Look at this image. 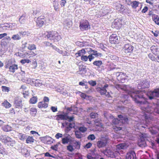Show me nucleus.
<instances>
[{
  "label": "nucleus",
  "mask_w": 159,
  "mask_h": 159,
  "mask_svg": "<svg viewBox=\"0 0 159 159\" xmlns=\"http://www.w3.org/2000/svg\"><path fill=\"white\" fill-rule=\"evenodd\" d=\"M110 8L107 7H103L99 11L101 16H104L111 12Z\"/></svg>",
  "instance_id": "12"
},
{
  "label": "nucleus",
  "mask_w": 159,
  "mask_h": 159,
  "mask_svg": "<svg viewBox=\"0 0 159 159\" xmlns=\"http://www.w3.org/2000/svg\"><path fill=\"white\" fill-rule=\"evenodd\" d=\"M108 139L107 137L103 138L97 143V146L99 148H102L106 146Z\"/></svg>",
  "instance_id": "10"
},
{
  "label": "nucleus",
  "mask_w": 159,
  "mask_h": 159,
  "mask_svg": "<svg viewBox=\"0 0 159 159\" xmlns=\"http://www.w3.org/2000/svg\"><path fill=\"white\" fill-rule=\"evenodd\" d=\"M14 104L16 108L21 107L22 106V101L20 99H16L14 102Z\"/></svg>",
  "instance_id": "20"
},
{
  "label": "nucleus",
  "mask_w": 159,
  "mask_h": 159,
  "mask_svg": "<svg viewBox=\"0 0 159 159\" xmlns=\"http://www.w3.org/2000/svg\"><path fill=\"white\" fill-rule=\"evenodd\" d=\"M92 146V144L91 143L89 142L86 144L84 148H85L88 149L90 148Z\"/></svg>",
  "instance_id": "63"
},
{
  "label": "nucleus",
  "mask_w": 159,
  "mask_h": 159,
  "mask_svg": "<svg viewBox=\"0 0 159 159\" xmlns=\"http://www.w3.org/2000/svg\"><path fill=\"white\" fill-rule=\"evenodd\" d=\"M3 104L5 107L7 108H9L11 106V105L7 101H5L4 102Z\"/></svg>",
  "instance_id": "50"
},
{
  "label": "nucleus",
  "mask_w": 159,
  "mask_h": 159,
  "mask_svg": "<svg viewBox=\"0 0 159 159\" xmlns=\"http://www.w3.org/2000/svg\"><path fill=\"white\" fill-rule=\"evenodd\" d=\"M90 27L88 21L86 20H83L80 23V28L82 30H87Z\"/></svg>",
  "instance_id": "7"
},
{
  "label": "nucleus",
  "mask_w": 159,
  "mask_h": 159,
  "mask_svg": "<svg viewBox=\"0 0 159 159\" xmlns=\"http://www.w3.org/2000/svg\"><path fill=\"white\" fill-rule=\"evenodd\" d=\"M20 62L22 64H24L25 63H29L31 61L28 59H24L21 60Z\"/></svg>",
  "instance_id": "54"
},
{
  "label": "nucleus",
  "mask_w": 159,
  "mask_h": 159,
  "mask_svg": "<svg viewBox=\"0 0 159 159\" xmlns=\"http://www.w3.org/2000/svg\"><path fill=\"white\" fill-rule=\"evenodd\" d=\"M27 19V17L25 13L22 15L20 17L19 21L20 24H24L26 22Z\"/></svg>",
  "instance_id": "16"
},
{
  "label": "nucleus",
  "mask_w": 159,
  "mask_h": 159,
  "mask_svg": "<svg viewBox=\"0 0 159 159\" xmlns=\"http://www.w3.org/2000/svg\"><path fill=\"white\" fill-rule=\"evenodd\" d=\"M57 119L59 120H67V114H60L57 115L56 116Z\"/></svg>",
  "instance_id": "23"
},
{
  "label": "nucleus",
  "mask_w": 159,
  "mask_h": 159,
  "mask_svg": "<svg viewBox=\"0 0 159 159\" xmlns=\"http://www.w3.org/2000/svg\"><path fill=\"white\" fill-rule=\"evenodd\" d=\"M75 134L77 138L81 139L82 138V135L79 131H76L75 132Z\"/></svg>",
  "instance_id": "41"
},
{
  "label": "nucleus",
  "mask_w": 159,
  "mask_h": 159,
  "mask_svg": "<svg viewBox=\"0 0 159 159\" xmlns=\"http://www.w3.org/2000/svg\"><path fill=\"white\" fill-rule=\"evenodd\" d=\"M88 83L91 85L93 86H95L96 84V81H93V80H90V81H89L88 82Z\"/></svg>",
  "instance_id": "58"
},
{
  "label": "nucleus",
  "mask_w": 159,
  "mask_h": 159,
  "mask_svg": "<svg viewBox=\"0 0 159 159\" xmlns=\"http://www.w3.org/2000/svg\"><path fill=\"white\" fill-rule=\"evenodd\" d=\"M7 145L10 147L14 146L16 144L15 141L10 138V140L8 142Z\"/></svg>",
  "instance_id": "36"
},
{
  "label": "nucleus",
  "mask_w": 159,
  "mask_h": 159,
  "mask_svg": "<svg viewBox=\"0 0 159 159\" xmlns=\"http://www.w3.org/2000/svg\"><path fill=\"white\" fill-rule=\"evenodd\" d=\"M2 129L4 131L8 132L11 130V127L8 125H6L3 126Z\"/></svg>",
  "instance_id": "32"
},
{
  "label": "nucleus",
  "mask_w": 159,
  "mask_h": 159,
  "mask_svg": "<svg viewBox=\"0 0 159 159\" xmlns=\"http://www.w3.org/2000/svg\"><path fill=\"white\" fill-rule=\"evenodd\" d=\"M109 41L111 43L116 44L119 42L118 37L116 34L111 35L109 38Z\"/></svg>",
  "instance_id": "13"
},
{
  "label": "nucleus",
  "mask_w": 159,
  "mask_h": 159,
  "mask_svg": "<svg viewBox=\"0 0 159 159\" xmlns=\"http://www.w3.org/2000/svg\"><path fill=\"white\" fill-rule=\"evenodd\" d=\"M149 131L152 134H156L157 132V129H155L154 128H150L149 129Z\"/></svg>",
  "instance_id": "45"
},
{
  "label": "nucleus",
  "mask_w": 159,
  "mask_h": 159,
  "mask_svg": "<svg viewBox=\"0 0 159 159\" xmlns=\"http://www.w3.org/2000/svg\"><path fill=\"white\" fill-rule=\"evenodd\" d=\"M30 114L33 116H35L36 112L37 110L36 108L32 107L30 110Z\"/></svg>",
  "instance_id": "37"
},
{
  "label": "nucleus",
  "mask_w": 159,
  "mask_h": 159,
  "mask_svg": "<svg viewBox=\"0 0 159 159\" xmlns=\"http://www.w3.org/2000/svg\"><path fill=\"white\" fill-rule=\"evenodd\" d=\"M64 24L66 26H67L69 28L72 25V22L71 21H66L65 22V23Z\"/></svg>",
  "instance_id": "60"
},
{
  "label": "nucleus",
  "mask_w": 159,
  "mask_h": 159,
  "mask_svg": "<svg viewBox=\"0 0 159 159\" xmlns=\"http://www.w3.org/2000/svg\"><path fill=\"white\" fill-rule=\"evenodd\" d=\"M11 61L10 60L8 61L7 64L5 65V67L6 68H9V71L10 72L14 73L16 70L18 69L17 65L16 64L11 65Z\"/></svg>",
  "instance_id": "5"
},
{
  "label": "nucleus",
  "mask_w": 159,
  "mask_h": 159,
  "mask_svg": "<svg viewBox=\"0 0 159 159\" xmlns=\"http://www.w3.org/2000/svg\"><path fill=\"white\" fill-rule=\"evenodd\" d=\"M37 101V98L36 97H33L31 98L30 100V102L32 104H35Z\"/></svg>",
  "instance_id": "39"
},
{
  "label": "nucleus",
  "mask_w": 159,
  "mask_h": 159,
  "mask_svg": "<svg viewBox=\"0 0 159 159\" xmlns=\"http://www.w3.org/2000/svg\"><path fill=\"white\" fill-rule=\"evenodd\" d=\"M66 124L67 125L66 127V132H68L70 131L71 128H74L75 126V124L74 123H66Z\"/></svg>",
  "instance_id": "22"
},
{
  "label": "nucleus",
  "mask_w": 159,
  "mask_h": 159,
  "mask_svg": "<svg viewBox=\"0 0 159 159\" xmlns=\"http://www.w3.org/2000/svg\"><path fill=\"white\" fill-rule=\"evenodd\" d=\"M87 157L88 159H98L96 157H92L90 154H88Z\"/></svg>",
  "instance_id": "61"
},
{
  "label": "nucleus",
  "mask_w": 159,
  "mask_h": 159,
  "mask_svg": "<svg viewBox=\"0 0 159 159\" xmlns=\"http://www.w3.org/2000/svg\"><path fill=\"white\" fill-rule=\"evenodd\" d=\"M86 53L85 50L83 49L81 50H79L78 52L75 54V56L76 57L82 56V55H84Z\"/></svg>",
  "instance_id": "21"
},
{
  "label": "nucleus",
  "mask_w": 159,
  "mask_h": 159,
  "mask_svg": "<svg viewBox=\"0 0 159 159\" xmlns=\"http://www.w3.org/2000/svg\"><path fill=\"white\" fill-rule=\"evenodd\" d=\"M20 152L22 153V154L25 156V157L28 156L29 155V152L24 147L23 148L21 149Z\"/></svg>",
  "instance_id": "24"
},
{
  "label": "nucleus",
  "mask_w": 159,
  "mask_h": 159,
  "mask_svg": "<svg viewBox=\"0 0 159 159\" xmlns=\"http://www.w3.org/2000/svg\"><path fill=\"white\" fill-rule=\"evenodd\" d=\"M74 143L76 149H80V142L75 141Z\"/></svg>",
  "instance_id": "46"
},
{
  "label": "nucleus",
  "mask_w": 159,
  "mask_h": 159,
  "mask_svg": "<svg viewBox=\"0 0 159 159\" xmlns=\"http://www.w3.org/2000/svg\"><path fill=\"white\" fill-rule=\"evenodd\" d=\"M8 25L9 26V28L12 30V29L15 28L16 25L15 23H11L8 24Z\"/></svg>",
  "instance_id": "56"
},
{
  "label": "nucleus",
  "mask_w": 159,
  "mask_h": 159,
  "mask_svg": "<svg viewBox=\"0 0 159 159\" xmlns=\"http://www.w3.org/2000/svg\"><path fill=\"white\" fill-rule=\"evenodd\" d=\"M148 57L152 61H157V58L155 57L153 54L150 53L148 55Z\"/></svg>",
  "instance_id": "47"
},
{
  "label": "nucleus",
  "mask_w": 159,
  "mask_h": 159,
  "mask_svg": "<svg viewBox=\"0 0 159 159\" xmlns=\"http://www.w3.org/2000/svg\"><path fill=\"white\" fill-rule=\"evenodd\" d=\"M128 4V5H131L133 8L135 9L139 4H141V3L138 1H134L132 2H129Z\"/></svg>",
  "instance_id": "18"
},
{
  "label": "nucleus",
  "mask_w": 159,
  "mask_h": 159,
  "mask_svg": "<svg viewBox=\"0 0 159 159\" xmlns=\"http://www.w3.org/2000/svg\"><path fill=\"white\" fill-rule=\"evenodd\" d=\"M151 50L153 54H157L159 52V48L155 46H152L151 48Z\"/></svg>",
  "instance_id": "25"
},
{
  "label": "nucleus",
  "mask_w": 159,
  "mask_h": 159,
  "mask_svg": "<svg viewBox=\"0 0 159 159\" xmlns=\"http://www.w3.org/2000/svg\"><path fill=\"white\" fill-rule=\"evenodd\" d=\"M113 123L115 125L119 124H119L120 123V122L119 118L114 119L113 120Z\"/></svg>",
  "instance_id": "53"
},
{
  "label": "nucleus",
  "mask_w": 159,
  "mask_h": 159,
  "mask_svg": "<svg viewBox=\"0 0 159 159\" xmlns=\"http://www.w3.org/2000/svg\"><path fill=\"white\" fill-rule=\"evenodd\" d=\"M34 140V139L32 137L29 136L26 140V142L28 143H30L33 142Z\"/></svg>",
  "instance_id": "44"
},
{
  "label": "nucleus",
  "mask_w": 159,
  "mask_h": 159,
  "mask_svg": "<svg viewBox=\"0 0 159 159\" xmlns=\"http://www.w3.org/2000/svg\"><path fill=\"white\" fill-rule=\"evenodd\" d=\"M116 88L118 90L123 89L124 90L126 93H127L135 101L139 106L141 109L144 114V118L146 122L151 120L152 119V116L150 115L153 111V109L149 105L144 97L145 93L141 91H135L134 89H131L129 90L128 87L127 86L126 89L122 88V86L120 85H116Z\"/></svg>",
  "instance_id": "1"
},
{
  "label": "nucleus",
  "mask_w": 159,
  "mask_h": 159,
  "mask_svg": "<svg viewBox=\"0 0 159 159\" xmlns=\"http://www.w3.org/2000/svg\"><path fill=\"white\" fill-rule=\"evenodd\" d=\"M27 48L30 50H35L36 48V46L34 44H28Z\"/></svg>",
  "instance_id": "31"
},
{
  "label": "nucleus",
  "mask_w": 159,
  "mask_h": 159,
  "mask_svg": "<svg viewBox=\"0 0 159 159\" xmlns=\"http://www.w3.org/2000/svg\"><path fill=\"white\" fill-rule=\"evenodd\" d=\"M69 138L68 137H66L62 138V143L64 144H65L68 143L69 142Z\"/></svg>",
  "instance_id": "35"
},
{
  "label": "nucleus",
  "mask_w": 159,
  "mask_h": 159,
  "mask_svg": "<svg viewBox=\"0 0 159 159\" xmlns=\"http://www.w3.org/2000/svg\"><path fill=\"white\" fill-rule=\"evenodd\" d=\"M108 86V85L105 84L103 86L98 88L97 90L98 92L99 93L102 95H105V96L108 98H111V92H107V89Z\"/></svg>",
  "instance_id": "3"
},
{
  "label": "nucleus",
  "mask_w": 159,
  "mask_h": 159,
  "mask_svg": "<svg viewBox=\"0 0 159 159\" xmlns=\"http://www.w3.org/2000/svg\"><path fill=\"white\" fill-rule=\"evenodd\" d=\"M152 18L156 24L159 25V16L157 15H154Z\"/></svg>",
  "instance_id": "34"
},
{
  "label": "nucleus",
  "mask_w": 159,
  "mask_h": 159,
  "mask_svg": "<svg viewBox=\"0 0 159 159\" xmlns=\"http://www.w3.org/2000/svg\"><path fill=\"white\" fill-rule=\"evenodd\" d=\"M117 79L122 83L124 82L126 77V75L125 73L122 72H116V74Z\"/></svg>",
  "instance_id": "9"
},
{
  "label": "nucleus",
  "mask_w": 159,
  "mask_h": 159,
  "mask_svg": "<svg viewBox=\"0 0 159 159\" xmlns=\"http://www.w3.org/2000/svg\"><path fill=\"white\" fill-rule=\"evenodd\" d=\"M48 107V104L44 102H39L38 107L39 108H46Z\"/></svg>",
  "instance_id": "28"
},
{
  "label": "nucleus",
  "mask_w": 159,
  "mask_h": 159,
  "mask_svg": "<svg viewBox=\"0 0 159 159\" xmlns=\"http://www.w3.org/2000/svg\"><path fill=\"white\" fill-rule=\"evenodd\" d=\"M53 7L55 11H57L58 9V2L54 1L53 3Z\"/></svg>",
  "instance_id": "51"
},
{
  "label": "nucleus",
  "mask_w": 159,
  "mask_h": 159,
  "mask_svg": "<svg viewBox=\"0 0 159 159\" xmlns=\"http://www.w3.org/2000/svg\"><path fill=\"white\" fill-rule=\"evenodd\" d=\"M97 118V119H96L94 120V123L95 124V125L97 126H99L100 125V120L99 118Z\"/></svg>",
  "instance_id": "55"
},
{
  "label": "nucleus",
  "mask_w": 159,
  "mask_h": 159,
  "mask_svg": "<svg viewBox=\"0 0 159 159\" xmlns=\"http://www.w3.org/2000/svg\"><path fill=\"white\" fill-rule=\"evenodd\" d=\"M45 34L48 39L55 41H58L61 39V36L57 31H52L47 32Z\"/></svg>",
  "instance_id": "2"
},
{
  "label": "nucleus",
  "mask_w": 159,
  "mask_h": 159,
  "mask_svg": "<svg viewBox=\"0 0 159 159\" xmlns=\"http://www.w3.org/2000/svg\"><path fill=\"white\" fill-rule=\"evenodd\" d=\"M118 117L120 120V124L122 123H125L127 122L128 119L126 117L124 116L123 115H120L118 116Z\"/></svg>",
  "instance_id": "19"
},
{
  "label": "nucleus",
  "mask_w": 159,
  "mask_h": 159,
  "mask_svg": "<svg viewBox=\"0 0 159 159\" xmlns=\"http://www.w3.org/2000/svg\"><path fill=\"white\" fill-rule=\"evenodd\" d=\"M67 150L70 152H72L74 150L73 146L71 145H69L67 147Z\"/></svg>",
  "instance_id": "57"
},
{
  "label": "nucleus",
  "mask_w": 159,
  "mask_h": 159,
  "mask_svg": "<svg viewBox=\"0 0 159 159\" xmlns=\"http://www.w3.org/2000/svg\"><path fill=\"white\" fill-rule=\"evenodd\" d=\"M123 50L125 53H128L131 52L133 50V47L129 44H125L123 47Z\"/></svg>",
  "instance_id": "14"
},
{
  "label": "nucleus",
  "mask_w": 159,
  "mask_h": 159,
  "mask_svg": "<svg viewBox=\"0 0 159 159\" xmlns=\"http://www.w3.org/2000/svg\"><path fill=\"white\" fill-rule=\"evenodd\" d=\"M27 32L26 31H19V33L20 35H21V36H22V37H23L26 34Z\"/></svg>",
  "instance_id": "62"
},
{
  "label": "nucleus",
  "mask_w": 159,
  "mask_h": 159,
  "mask_svg": "<svg viewBox=\"0 0 159 159\" xmlns=\"http://www.w3.org/2000/svg\"><path fill=\"white\" fill-rule=\"evenodd\" d=\"M34 84L36 86H40L42 85V82L40 80H36L35 81Z\"/></svg>",
  "instance_id": "42"
},
{
  "label": "nucleus",
  "mask_w": 159,
  "mask_h": 159,
  "mask_svg": "<svg viewBox=\"0 0 159 159\" xmlns=\"http://www.w3.org/2000/svg\"><path fill=\"white\" fill-rule=\"evenodd\" d=\"M2 91L4 92H8L10 90L9 87L5 86H2Z\"/></svg>",
  "instance_id": "52"
},
{
  "label": "nucleus",
  "mask_w": 159,
  "mask_h": 159,
  "mask_svg": "<svg viewBox=\"0 0 159 159\" xmlns=\"http://www.w3.org/2000/svg\"><path fill=\"white\" fill-rule=\"evenodd\" d=\"M8 43L6 42L4 39H2L1 41V45L3 46H6L7 44Z\"/></svg>",
  "instance_id": "64"
},
{
  "label": "nucleus",
  "mask_w": 159,
  "mask_h": 159,
  "mask_svg": "<svg viewBox=\"0 0 159 159\" xmlns=\"http://www.w3.org/2000/svg\"><path fill=\"white\" fill-rule=\"evenodd\" d=\"M3 138L2 139V141L7 145L8 142H9V141L10 140L11 138L8 136L3 137Z\"/></svg>",
  "instance_id": "33"
},
{
  "label": "nucleus",
  "mask_w": 159,
  "mask_h": 159,
  "mask_svg": "<svg viewBox=\"0 0 159 159\" xmlns=\"http://www.w3.org/2000/svg\"><path fill=\"white\" fill-rule=\"evenodd\" d=\"M134 159L136 158V154L135 152L133 151H131L128 152L126 155V159Z\"/></svg>",
  "instance_id": "15"
},
{
  "label": "nucleus",
  "mask_w": 159,
  "mask_h": 159,
  "mask_svg": "<svg viewBox=\"0 0 159 159\" xmlns=\"http://www.w3.org/2000/svg\"><path fill=\"white\" fill-rule=\"evenodd\" d=\"M45 21V20L44 16H41L37 18L36 20V25L39 27H41L44 24Z\"/></svg>",
  "instance_id": "11"
},
{
  "label": "nucleus",
  "mask_w": 159,
  "mask_h": 159,
  "mask_svg": "<svg viewBox=\"0 0 159 159\" xmlns=\"http://www.w3.org/2000/svg\"><path fill=\"white\" fill-rule=\"evenodd\" d=\"M95 137L93 134H91L89 135L87 137V139L89 140L93 141L95 139Z\"/></svg>",
  "instance_id": "48"
},
{
  "label": "nucleus",
  "mask_w": 159,
  "mask_h": 159,
  "mask_svg": "<svg viewBox=\"0 0 159 159\" xmlns=\"http://www.w3.org/2000/svg\"><path fill=\"white\" fill-rule=\"evenodd\" d=\"M78 129L80 132L84 133L86 132L87 130V128L86 127L83 126H80L78 128Z\"/></svg>",
  "instance_id": "43"
},
{
  "label": "nucleus",
  "mask_w": 159,
  "mask_h": 159,
  "mask_svg": "<svg viewBox=\"0 0 159 159\" xmlns=\"http://www.w3.org/2000/svg\"><path fill=\"white\" fill-rule=\"evenodd\" d=\"M149 98L152 100L155 98L159 97V88L155 89L153 91L149 92L147 93Z\"/></svg>",
  "instance_id": "4"
},
{
  "label": "nucleus",
  "mask_w": 159,
  "mask_h": 159,
  "mask_svg": "<svg viewBox=\"0 0 159 159\" xmlns=\"http://www.w3.org/2000/svg\"><path fill=\"white\" fill-rule=\"evenodd\" d=\"M89 59L88 56L87 57L85 55H82V56L81 57V60L85 61H87L88 59Z\"/></svg>",
  "instance_id": "59"
},
{
  "label": "nucleus",
  "mask_w": 159,
  "mask_h": 159,
  "mask_svg": "<svg viewBox=\"0 0 159 159\" xmlns=\"http://www.w3.org/2000/svg\"><path fill=\"white\" fill-rule=\"evenodd\" d=\"M139 144L141 147H145L146 146V142L143 138H141L139 141Z\"/></svg>",
  "instance_id": "30"
},
{
  "label": "nucleus",
  "mask_w": 159,
  "mask_h": 159,
  "mask_svg": "<svg viewBox=\"0 0 159 159\" xmlns=\"http://www.w3.org/2000/svg\"><path fill=\"white\" fill-rule=\"evenodd\" d=\"M21 35L18 33L16 34H14L12 35L11 37V39L13 40H18L21 39Z\"/></svg>",
  "instance_id": "27"
},
{
  "label": "nucleus",
  "mask_w": 159,
  "mask_h": 159,
  "mask_svg": "<svg viewBox=\"0 0 159 159\" xmlns=\"http://www.w3.org/2000/svg\"><path fill=\"white\" fill-rule=\"evenodd\" d=\"M89 116L92 119L97 118H98V115L97 113L92 112L90 113Z\"/></svg>",
  "instance_id": "38"
},
{
  "label": "nucleus",
  "mask_w": 159,
  "mask_h": 159,
  "mask_svg": "<svg viewBox=\"0 0 159 159\" xmlns=\"http://www.w3.org/2000/svg\"><path fill=\"white\" fill-rule=\"evenodd\" d=\"M124 6L120 3H117L116 6V9L118 11L122 12L124 11Z\"/></svg>",
  "instance_id": "29"
},
{
  "label": "nucleus",
  "mask_w": 159,
  "mask_h": 159,
  "mask_svg": "<svg viewBox=\"0 0 159 159\" xmlns=\"http://www.w3.org/2000/svg\"><path fill=\"white\" fill-rule=\"evenodd\" d=\"M138 83V88L139 89L148 88L149 87V86L148 82L146 80L139 81Z\"/></svg>",
  "instance_id": "6"
},
{
  "label": "nucleus",
  "mask_w": 159,
  "mask_h": 159,
  "mask_svg": "<svg viewBox=\"0 0 159 159\" xmlns=\"http://www.w3.org/2000/svg\"><path fill=\"white\" fill-rule=\"evenodd\" d=\"M128 147L127 144L125 143H121L116 146V150L125 149Z\"/></svg>",
  "instance_id": "17"
},
{
  "label": "nucleus",
  "mask_w": 159,
  "mask_h": 159,
  "mask_svg": "<svg viewBox=\"0 0 159 159\" xmlns=\"http://www.w3.org/2000/svg\"><path fill=\"white\" fill-rule=\"evenodd\" d=\"M101 152L108 157L112 158L116 157V155L114 152L108 148H106L105 150H102Z\"/></svg>",
  "instance_id": "8"
},
{
  "label": "nucleus",
  "mask_w": 159,
  "mask_h": 159,
  "mask_svg": "<svg viewBox=\"0 0 159 159\" xmlns=\"http://www.w3.org/2000/svg\"><path fill=\"white\" fill-rule=\"evenodd\" d=\"M9 26L8 25V24L7 23H5L0 25V28L3 30V31H5L8 30V28H9Z\"/></svg>",
  "instance_id": "26"
},
{
  "label": "nucleus",
  "mask_w": 159,
  "mask_h": 159,
  "mask_svg": "<svg viewBox=\"0 0 159 159\" xmlns=\"http://www.w3.org/2000/svg\"><path fill=\"white\" fill-rule=\"evenodd\" d=\"M18 136L19 139L21 140H24L26 137V135L25 134H22V133H20Z\"/></svg>",
  "instance_id": "49"
},
{
  "label": "nucleus",
  "mask_w": 159,
  "mask_h": 159,
  "mask_svg": "<svg viewBox=\"0 0 159 159\" xmlns=\"http://www.w3.org/2000/svg\"><path fill=\"white\" fill-rule=\"evenodd\" d=\"M93 64L94 65L96 66L99 67L102 64V62L101 61L98 60L94 61L93 63Z\"/></svg>",
  "instance_id": "40"
}]
</instances>
